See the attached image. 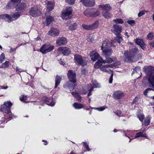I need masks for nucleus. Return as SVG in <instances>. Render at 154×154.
I'll list each match as a JSON object with an SVG mask.
<instances>
[{"instance_id":"nucleus-1","label":"nucleus","mask_w":154,"mask_h":154,"mask_svg":"<svg viewBox=\"0 0 154 154\" xmlns=\"http://www.w3.org/2000/svg\"><path fill=\"white\" fill-rule=\"evenodd\" d=\"M143 71L149 75L148 85L149 87L154 88V67L151 66H145L143 68Z\"/></svg>"},{"instance_id":"nucleus-2","label":"nucleus","mask_w":154,"mask_h":154,"mask_svg":"<svg viewBox=\"0 0 154 154\" xmlns=\"http://www.w3.org/2000/svg\"><path fill=\"white\" fill-rule=\"evenodd\" d=\"M67 75L70 81L66 83L65 84H64L63 87L65 88L66 86H67L70 89H71L76 85V74L75 72L70 70L68 72Z\"/></svg>"},{"instance_id":"nucleus-3","label":"nucleus","mask_w":154,"mask_h":154,"mask_svg":"<svg viewBox=\"0 0 154 154\" xmlns=\"http://www.w3.org/2000/svg\"><path fill=\"white\" fill-rule=\"evenodd\" d=\"M139 52L138 49L136 48L131 51H126L124 53V60L125 62H130L134 60L133 58Z\"/></svg>"},{"instance_id":"nucleus-4","label":"nucleus","mask_w":154,"mask_h":154,"mask_svg":"<svg viewBox=\"0 0 154 154\" xmlns=\"http://www.w3.org/2000/svg\"><path fill=\"white\" fill-rule=\"evenodd\" d=\"M12 104L10 101L5 102L0 108L1 110L2 111L4 112L7 114L9 115V116L8 118L9 119V120L15 118L14 116L12 114L10 110V108Z\"/></svg>"},{"instance_id":"nucleus-5","label":"nucleus","mask_w":154,"mask_h":154,"mask_svg":"<svg viewBox=\"0 0 154 154\" xmlns=\"http://www.w3.org/2000/svg\"><path fill=\"white\" fill-rule=\"evenodd\" d=\"M74 56L75 62L77 65L84 66L87 64L88 61L85 57L78 54L75 55Z\"/></svg>"},{"instance_id":"nucleus-6","label":"nucleus","mask_w":154,"mask_h":154,"mask_svg":"<svg viewBox=\"0 0 154 154\" xmlns=\"http://www.w3.org/2000/svg\"><path fill=\"white\" fill-rule=\"evenodd\" d=\"M54 48V46L50 44L43 45L41 47L40 51L43 54H46L52 51Z\"/></svg>"},{"instance_id":"nucleus-7","label":"nucleus","mask_w":154,"mask_h":154,"mask_svg":"<svg viewBox=\"0 0 154 154\" xmlns=\"http://www.w3.org/2000/svg\"><path fill=\"white\" fill-rule=\"evenodd\" d=\"M29 14L32 17H38L41 14V12L36 6H34L31 8L29 11Z\"/></svg>"},{"instance_id":"nucleus-8","label":"nucleus","mask_w":154,"mask_h":154,"mask_svg":"<svg viewBox=\"0 0 154 154\" xmlns=\"http://www.w3.org/2000/svg\"><path fill=\"white\" fill-rule=\"evenodd\" d=\"M72 11V9L71 7H67L66 8L64 11L62 13V18L64 20L69 19L70 15L71 14Z\"/></svg>"},{"instance_id":"nucleus-9","label":"nucleus","mask_w":154,"mask_h":154,"mask_svg":"<svg viewBox=\"0 0 154 154\" xmlns=\"http://www.w3.org/2000/svg\"><path fill=\"white\" fill-rule=\"evenodd\" d=\"M121 132L124 133L125 136L128 137L130 139V140L129 141V142H130L132 139L140 137H145L146 138H147V136L146 134H143V132L141 131L137 133L136 134L134 137V138H132V139L128 135H129L130 136H131V137H132L133 136L131 134H128V133H125L124 131H121Z\"/></svg>"},{"instance_id":"nucleus-10","label":"nucleus","mask_w":154,"mask_h":154,"mask_svg":"<svg viewBox=\"0 0 154 154\" xmlns=\"http://www.w3.org/2000/svg\"><path fill=\"white\" fill-rule=\"evenodd\" d=\"M122 38L120 34H118L116 37L114 38L113 40H112L110 43V45L112 46H115L116 43L118 42L120 43V42L122 40Z\"/></svg>"},{"instance_id":"nucleus-11","label":"nucleus","mask_w":154,"mask_h":154,"mask_svg":"<svg viewBox=\"0 0 154 154\" xmlns=\"http://www.w3.org/2000/svg\"><path fill=\"white\" fill-rule=\"evenodd\" d=\"M58 51L60 53H62L64 55L67 56L70 53V50L67 47H60L58 49Z\"/></svg>"},{"instance_id":"nucleus-12","label":"nucleus","mask_w":154,"mask_h":154,"mask_svg":"<svg viewBox=\"0 0 154 154\" xmlns=\"http://www.w3.org/2000/svg\"><path fill=\"white\" fill-rule=\"evenodd\" d=\"M83 5L87 7L94 6L95 2L94 0H80Z\"/></svg>"},{"instance_id":"nucleus-13","label":"nucleus","mask_w":154,"mask_h":154,"mask_svg":"<svg viewBox=\"0 0 154 154\" xmlns=\"http://www.w3.org/2000/svg\"><path fill=\"white\" fill-rule=\"evenodd\" d=\"M124 96V94L123 92L119 90L115 91L112 94L113 97L115 99H121Z\"/></svg>"},{"instance_id":"nucleus-14","label":"nucleus","mask_w":154,"mask_h":154,"mask_svg":"<svg viewBox=\"0 0 154 154\" xmlns=\"http://www.w3.org/2000/svg\"><path fill=\"white\" fill-rule=\"evenodd\" d=\"M90 56L91 58V60L93 62L100 59L101 57L98 53L95 51H92L90 53Z\"/></svg>"},{"instance_id":"nucleus-15","label":"nucleus","mask_w":154,"mask_h":154,"mask_svg":"<svg viewBox=\"0 0 154 154\" xmlns=\"http://www.w3.org/2000/svg\"><path fill=\"white\" fill-rule=\"evenodd\" d=\"M42 100L45 101L47 104L51 106H53L55 104V100L52 98H46V97H43L42 98Z\"/></svg>"},{"instance_id":"nucleus-16","label":"nucleus","mask_w":154,"mask_h":154,"mask_svg":"<svg viewBox=\"0 0 154 154\" xmlns=\"http://www.w3.org/2000/svg\"><path fill=\"white\" fill-rule=\"evenodd\" d=\"M11 1L8 5V8L9 9H13L17 5L20 3L21 0H10Z\"/></svg>"},{"instance_id":"nucleus-17","label":"nucleus","mask_w":154,"mask_h":154,"mask_svg":"<svg viewBox=\"0 0 154 154\" xmlns=\"http://www.w3.org/2000/svg\"><path fill=\"white\" fill-rule=\"evenodd\" d=\"M17 11H22L26 8V5L24 3H19L15 7Z\"/></svg>"},{"instance_id":"nucleus-18","label":"nucleus","mask_w":154,"mask_h":154,"mask_svg":"<svg viewBox=\"0 0 154 154\" xmlns=\"http://www.w3.org/2000/svg\"><path fill=\"white\" fill-rule=\"evenodd\" d=\"M122 29L121 26L115 24L113 26L112 32L116 35H117L118 34H120V33L121 32Z\"/></svg>"},{"instance_id":"nucleus-19","label":"nucleus","mask_w":154,"mask_h":154,"mask_svg":"<svg viewBox=\"0 0 154 154\" xmlns=\"http://www.w3.org/2000/svg\"><path fill=\"white\" fill-rule=\"evenodd\" d=\"M109 64L101 65L100 67V69L101 71L106 72H112L110 69V68H111Z\"/></svg>"},{"instance_id":"nucleus-20","label":"nucleus","mask_w":154,"mask_h":154,"mask_svg":"<svg viewBox=\"0 0 154 154\" xmlns=\"http://www.w3.org/2000/svg\"><path fill=\"white\" fill-rule=\"evenodd\" d=\"M67 42L66 39L63 37H59L56 40L57 45L59 46L65 45Z\"/></svg>"},{"instance_id":"nucleus-21","label":"nucleus","mask_w":154,"mask_h":154,"mask_svg":"<svg viewBox=\"0 0 154 154\" xmlns=\"http://www.w3.org/2000/svg\"><path fill=\"white\" fill-rule=\"evenodd\" d=\"M135 41L137 44L139 45L143 49H144L145 45L143 39L137 38L135 39Z\"/></svg>"},{"instance_id":"nucleus-22","label":"nucleus","mask_w":154,"mask_h":154,"mask_svg":"<svg viewBox=\"0 0 154 154\" xmlns=\"http://www.w3.org/2000/svg\"><path fill=\"white\" fill-rule=\"evenodd\" d=\"M67 26H69V29L71 30L75 29L77 24L76 23H74L70 20L68 21L66 23Z\"/></svg>"},{"instance_id":"nucleus-23","label":"nucleus","mask_w":154,"mask_h":154,"mask_svg":"<svg viewBox=\"0 0 154 154\" xmlns=\"http://www.w3.org/2000/svg\"><path fill=\"white\" fill-rule=\"evenodd\" d=\"M98 7L101 8L103 11H109L112 9L110 5L108 4L105 5H99Z\"/></svg>"},{"instance_id":"nucleus-24","label":"nucleus","mask_w":154,"mask_h":154,"mask_svg":"<svg viewBox=\"0 0 154 154\" xmlns=\"http://www.w3.org/2000/svg\"><path fill=\"white\" fill-rule=\"evenodd\" d=\"M59 30L56 28H51L48 32V34L53 36H55L58 35L59 33Z\"/></svg>"},{"instance_id":"nucleus-25","label":"nucleus","mask_w":154,"mask_h":154,"mask_svg":"<svg viewBox=\"0 0 154 154\" xmlns=\"http://www.w3.org/2000/svg\"><path fill=\"white\" fill-rule=\"evenodd\" d=\"M0 18L3 19L8 22H10L12 20L11 17L6 14L0 15Z\"/></svg>"},{"instance_id":"nucleus-26","label":"nucleus","mask_w":154,"mask_h":154,"mask_svg":"<svg viewBox=\"0 0 154 154\" xmlns=\"http://www.w3.org/2000/svg\"><path fill=\"white\" fill-rule=\"evenodd\" d=\"M55 6V3L53 2H47V10L48 11H52L54 8Z\"/></svg>"},{"instance_id":"nucleus-27","label":"nucleus","mask_w":154,"mask_h":154,"mask_svg":"<svg viewBox=\"0 0 154 154\" xmlns=\"http://www.w3.org/2000/svg\"><path fill=\"white\" fill-rule=\"evenodd\" d=\"M103 53L105 57H109L112 54V51L110 48L104 49L102 50Z\"/></svg>"},{"instance_id":"nucleus-28","label":"nucleus","mask_w":154,"mask_h":154,"mask_svg":"<svg viewBox=\"0 0 154 154\" xmlns=\"http://www.w3.org/2000/svg\"><path fill=\"white\" fill-rule=\"evenodd\" d=\"M94 10V8L87 9L83 12V14L85 16L87 17H91L92 11Z\"/></svg>"},{"instance_id":"nucleus-29","label":"nucleus","mask_w":154,"mask_h":154,"mask_svg":"<svg viewBox=\"0 0 154 154\" xmlns=\"http://www.w3.org/2000/svg\"><path fill=\"white\" fill-rule=\"evenodd\" d=\"M20 15V13L19 12L12 13L11 14L12 21L17 20L19 17Z\"/></svg>"},{"instance_id":"nucleus-30","label":"nucleus","mask_w":154,"mask_h":154,"mask_svg":"<svg viewBox=\"0 0 154 154\" xmlns=\"http://www.w3.org/2000/svg\"><path fill=\"white\" fill-rule=\"evenodd\" d=\"M137 116L139 120L143 122L144 118V116L141 110H138Z\"/></svg>"},{"instance_id":"nucleus-31","label":"nucleus","mask_w":154,"mask_h":154,"mask_svg":"<svg viewBox=\"0 0 154 154\" xmlns=\"http://www.w3.org/2000/svg\"><path fill=\"white\" fill-rule=\"evenodd\" d=\"M102 60H103V59L100 57V59L98 60L96 62L94 65L95 68H100V67L101 65H102V64L103 63V61Z\"/></svg>"},{"instance_id":"nucleus-32","label":"nucleus","mask_w":154,"mask_h":154,"mask_svg":"<svg viewBox=\"0 0 154 154\" xmlns=\"http://www.w3.org/2000/svg\"><path fill=\"white\" fill-rule=\"evenodd\" d=\"M62 76H59L57 75L56 76V78L55 80V88H56L57 86L59 84L61 81Z\"/></svg>"},{"instance_id":"nucleus-33","label":"nucleus","mask_w":154,"mask_h":154,"mask_svg":"<svg viewBox=\"0 0 154 154\" xmlns=\"http://www.w3.org/2000/svg\"><path fill=\"white\" fill-rule=\"evenodd\" d=\"M135 73H137L139 75H141L140 67L139 66L136 67L134 68L133 72L132 73V75Z\"/></svg>"},{"instance_id":"nucleus-34","label":"nucleus","mask_w":154,"mask_h":154,"mask_svg":"<svg viewBox=\"0 0 154 154\" xmlns=\"http://www.w3.org/2000/svg\"><path fill=\"white\" fill-rule=\"evenodd\" d=\"M72 94L77 100L78 101H81L82 97L78 93L73 92L72 93Z\"/></svg>"},{"instance_id":"nucleus-35","label":"nucleus","mask_w":154,"mask_h":154,"mask_svg":"<svg viewBox=\"0 0 154 154\" xmlns=\"http://www.w3.org/2000/svg\"><path fill=\"white\" fill-rule=\"evenodd\" d=\"M109 11H103L102 13L103 16L106 18H109L112 16V14L109 12Z\"/></svg>"},{"instance_id":"nucleus-36","label":"nucleus","mask_w":154,"mask_h":154,"mask_svg":"<svg viewBox=\"0 0 154 154\" xmlns=\"http://www.w3.org/2000/svg\"><path fill=\"white\" fill-rule=\"evenodd\" d=\"M105 57L106 58L105 60H104L103 59L102 60L103 61V63H109L114 61L112 59L109 57Z\"/></svg>"},{"instance_id":"nucleus-37","label":"nucleus","mask_w":154,"mask_h":154,"mask_svg":"<svg viewBox=\"0 0 154 154\" xmlns=\"http://www.w3.org/2000/svg\"><path fill=\"white\" fill-rule=\"evenodd\" d=\"M73 106L75 109H80L83 108V105L80 103H75L73 104Z\"/></svg>"},{"instance_id":"nucleus-38","label":"nucleus","mask_w":154,"mask_h":154,"mask_svg":"<svg viewBox=\"0 0 154 154\" xmlns=\"http://www.w3.org/2000/svg\"><path fill=\"white\" fill-rule=\"evenodd\" d=\"M91 14V17H96L99 16L100 14L99 11L97 9L94 8Z\"/></svg>"},{"instance_id":"nucleus-39","label":"nucleus","mask_w":154,"mask_h":154,"mask_svg":"<svg viewBox=\"0 0 154 154\" xmlns=\"http://www.w3.org/2000/svg\"><path fill=\"white\" fill-rule=\"evenodd\" d=\"M88 90L89 91L88 94V96H89L92 95L91 91L94 88V87L91 84H90L87 86Z\"/></svg>"},{"instance_id":"nucleus-40","label":"nucleus","mask_w":154,"mask_h":154,"mask_svg":"<svg viewBox=\"0 0 154 154\" xmlns=\"http://www.w3.org/2000/svg\"><path fill=\"white\" fill-rule=\"evenodd\" d=\"M108 40L107 39L104 41L101 47V50H103L104 49H107V46L108 45Z\"/></svg>"},{"instance_id":"nucleus-41","label":"nucleus","mask_w":154,"mask_h":154,"mask_svg":"<svg viewBox=\"0 0 154 154\" xmlns=\"http://www.w3.org/2000/svg\"><path fill=\"white\" fill-rule=\"evenodd\" d=\"M46 20L47 25H49L54 20V18L51 16H49L46 17Z\"/></svg>"},{"instance_id":"nucleus-42","label":"nucleus","mask_w":154,"mask_h":154,"mask_svg":"<svg viewBox=\"0 0 154 154\" xmlns=\"http://www.w3.org/2000/svg\"><path fill=\"white\" fill-rule=\"evenodd\" d=\"M98 21H95L93 24L90 25L91 29H94L96 28L98 26Z\"/></svg>"},{"instance_id":"nucleus-43","label":"nucleus","mask_w":154,"mask_h":154,"mask_svg":"<svg viewBox=\"0 0 154 154\" xmlns=\"http://www.w3.org/2000/svg\"><path fill=\"white\" fill-rule=\"evenodd\" d=\"M121 64V62L119 61H117L116 62L113 63L112 64H109L111 65V68H112L114 67H116Z\"/></svg>"},{"instance_id":"nucleus-44","label":"nucleus","mask_w":154,"mask_h":154,"mask_svg":"<svg viewBox=\"0 0 154 154\" xmlns=\"http://www.w3.org/2000/svg\"><path fill=\"white\" fill-rule=\"evenodd\" d=\"M150 123V118L149 116L146 117L144 120V125L145 126L149 125Z\"/></svg>"},{"instance_id":"nucleus-45","label":"nucleus","mask_w":154,"mask_h":154,"mask_svg":"<svg viewBox=\"0 0 154 154\" xmlns=\"http://www.w3.org/2000/svg\"><path fill=\"white\" fill-rule=\"evenodd\" d=\"M107 107L105 106H103L97 108V107H93L92 108V109L97 110L99 111H101L104 110Z\"/></svg>"},{"instance_id":"nucleus-46","label":"nucleus","mask_w":154,"mask_h":154,"mask_svg":"<svg viewBox=\"0 0 154 154\" xmlns=\"http://www.w3.org/2000/svg\"><path fill=\"white\" fill-rule=\"evenodd\" d=\"M10 62L8 61H6L4 63L2 64L1 65V68H7L9 66V65Z\"/></svg>"},{"instance_id":"nucleus-47","label":"nucleus","mask_w":154,"mask_h":154,"mask_svg":"<svg viewBox=\"0 0 154 154\" xmlns=\"http://www.w3.org/2000/svg\"><path fill=\"white\" fill-rule=\"evenodd\" d=\"M82 27L84 29L86 30H90L91 29L90 25H87L85 24H83L82 25Z\"/></svg>"},{"instance_id":"nucleus-48","label":"nucleus","mask_w":154,"mask_h":154,"mask_svg":"<svg viewBox=\"0 0 154 154\" xmlns=\"http://www.w3.org/2000/svg\"><path fill=\"white\" fill-rule=\"evenodd\" d=\"M154 37V33H149L147 35V38L149 40H152Z\"/></svg>"},{"instance_id":"nucleus-49","label":"nucleus","mask_w":154,"mask_h":154,"mask_svg":"<svg viewBox=\"0 0 154 154\" xmlns=\"http://www.w3.org/2000/svg\"><path fill=\"white\" fill-rule=\"evenodd\" d=\"M113 21L116 23L120 24L123 23L124 22L122 20L119 18H117L114 20Z\"/></svg>"},{"instance_id":"nucleus-50","label":"nucleus","mask_w":154,"mask_h":154,"mask_svg":"<svg viewBox=\"0 0 154 154\" xmlns=\"http://www.w3.org/2000/svg\"><path fill=\"white\" fill-rule=\"evenodd\" d=\"M20 99L21 101H23L24 103H26V96L23 95L21 96L20 97Z\"/></svg>"},{"instance_id":"nucleus-51","label":"nucleus","mask_w":154,"mask_h":154,"mask_svg":"<svg viewBox=\"0 0 154 154\" xmlns=\"http://www.w3.org/2000/svg\"><path fill=\"white\" fill-rule=\"evenodd\" d=\"M5 54L2 53L0 56V63H2L5 59Z\"/></svg>"},{"instance_id":"nucleus-52","label":"nucleus","mask_w":154,"mask_h":154,"mask_svg":"<svg viewBox=\"0 0 154 154\" xmlns=\"http://www.w3.org/2000/svg\"><path fill=\"white\" fill-rule=\"evenodd\" d=\"M127 23L131 26H134L135 24V21L134 20H129L127 21Z\"/></svg>"},{"instance_id":"nucleus-53","label":"nucleus","mask_w":154,"mask_h":154,"mask_svg":"<svg viewBox=\"0 0 154 154\" xmlns=\"http://www.w3.org/2000/svg\"><path fill=\"white\" fill-rule=\"evenodd\" d=\"M66 2L70 5H73L75 2V0H65Z\"/></svg>"},{"instance_id":"nucleus-54","label":"nucleus","mask_w":154,"mask_h":154,"mask_svg":"<svg viewBox=\"0 0 154 154\" xmlns=\"http://www.w3.org/2000/svg\"><path fill=\"white\" fill-rule=\"evenodd\" d=\"M140 97L139 95L137 96L134 99L133 101L131 102L132 104H134L138 100Z\"/></svg>"},{"instance_id":"nucleus-55","label":"nucleus","mask_w":154,"mask_h":154,"mask_svg":"<svg viewBox=\"0 0 154 154\" xmlns=\"http://www.w3.org/2000/svg\"><path fill=\"white\" fill-rule=\"evenodd\" d=\"M93 84L96 88H99L100 87V84L98 83L95 80L93 82Z\"/></svg>"},{"instance_id":"nucleus-56","label":"nucleus","mask_w":154,"mask_h":154,"mask_svg":"<svg viewBox=\"0 0 154 154\" xmlns=\"http://www.w3.org/2000/svg\"><path fill=\"white\" fill-rule=\"evenodd\" d=\"M83 146L88 151L90 150L89 149L88 145L85 142H83Z\"/></svg>"},{"instance_id":"nucleus-57","label":"nucleus","mask_w":154,"mask_h":154,"mask_svg":"<svg viewBox=\"0 0 154 154\" xmlns=\"http://www.w3.org/2000/svg\"><path fill=\"white\" fill-rule=\"evenodd\" d=\"M113 73L112 72H111V75L109 78V83L110 84L112 83V82L113 79Z\"/></svg>"},{"instance_id":"nucleus-58","label":"nucleus","mask_w":154,"mask_h":154,"mask_svg":"<svg viewBox=\"0 0 154 154\" xmlns=\"http://www.w3.org/2000/svg\"><path fill=\"white\" fill-rule=\"evenodd\" d=\"M151 90H152L150 88H148L146 89L143 92V94L144 95L146 96L147 95V93H148V91Z\"/></svg>"},{"instance_id":"nucleus-59","label":"nucleus","mask_w":154,"mask_h":154,"mask_svg":"<svg viewBox=\"0 0 154 154\" xmlns=\"http://www.w3.org/2000/svg\"><path fill=\"white\" fill-rule=\"evenodd\" d=\"M115 113L118 116H120V115L121 114V112L119 110H118L115 112Z\"/></svg>"},{"instance_id":"nucleus-60","label":"nucleus","mask_w":154,"mask_h":154,"mask_svg":"<svg viewBox=\"0 0 154 154\" xmlns=\"http://www.w3.org/2000/svg\"><path fill=\"white\" fill-rule=\"evenodd\" d=\"M145 14L144 12L143 11H140L139 13L138 14V16L139 17H140L143 15Z\"/></svg>"},{"instance_id":"nucleus-61","label":"nucleus","mask_w":154,"mask_h":154,"mask_svg":"<svg viewBox=\"0 0 154 154\" xmlns=\"http://www.w3.org/2000/svg\"><path fill=\"white\" fill-rule=\"evenodd\" d=\"M81 72L82 74L85 75L87 72L86 70L84 69H82L81 70Z\"/></svg>"},{"instance_id":"nucleus-62","label":"nucleus","mask_w":154,"mask_h":154,"mask_svg":"<svg viewBox=\"0 0 154 154\" xmlns=\"http://www.w3.org/2000/svg\"><path fill=\"white\" fill-rule=\"evenodd\" d=\"M16 48H11L10 50V52L11 53L14 51H16Z\"/></svg>"},{"instance_id":"nucleus-63","label":"nucleus","mask_w":154,"mask_h":154,"mask_svg":"<svg viewBox=\"0 0 154 154\" xmlns=\"http://www.w3.org/2000/svg\"><path fill=\"white\" fill-rule=\"evenodd\" d=\"M149 45L152 47H154V41L151 42L149 43Z\"/></svg>"},{"instance_id":"nucleus-64","label":"nucleus","mask_w":154,"mask_h":154,"mask_svg":"<svg viewBox=\"0 0 154 154\" xmlns=\"http://www.w3.org/2000/svg\"><path fill=\"white\" fill-rule=\"evenodd\" d=\"M21 70V69L19 68H18V67H16V70L17 71H19V72H22V71H20V70Z\"/></svg>"}]
</instances>
